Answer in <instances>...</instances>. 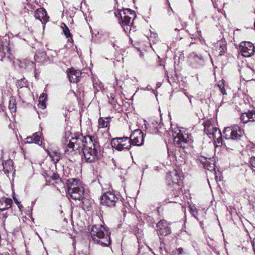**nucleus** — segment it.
I'll list each match as a JSON object with an SVG mask.
<instances>
[{
    "instance_id": "nucleus-15",
    "label": "nucleus",
    "mask_w": 255,
    "mask_h": 255,
    "mask_svg": "<svg viewBox=\"0 0 255 255\" xmlns=\"http://www.w3.org/2000/svg\"><path fill=\"white\" fill-rule=\"evenodd\" d=\"M240 118L244 123L254 122L255 121V112L253 111H249L247 113H243Z\"/></svg>"
},
{
    "instance_id": "nucleus-24",
    "label": "nucleus",
    "mask_w": 255,
    "mask_h": 255,
    "mask_svg": "<svg viewBox=\"0 0 255 255\" xmlns=\"http://www.w3.org/2000/svg\"><path fill=\"white\" fill-rule=\"evenodd\" d=\"M9 109L10 110L11 112H15L16 107V104L15 101L14 99H11L9 101Z\"/></svg>"
},
{
    "instance_id": "nucleus-13",
    "label": "nucleus",
    "mask_w": 255,
    "mask_h": 255,
    "mask_svg": "<svg viewBox=\"0 0 255 255\" xmlns=\"http://www.w3.org/2000/svg\"><path fill=\"white\" fill-rule=\"evenodd\" d=\"M34 17L36 19H39L42 23L46 22L48 19L46 11L43 8L37 9L35 12Z\"/></svg>"
},
{
    "instance_id": "nucleus-29",
    "label": "nucleus",
    "mask_w": 255,
    "mask_h": 255,
    "mask_svg": "<svg viewBox=\"0 0 255 255\" xmlns=\"http://www.w3.org/2000/svg\"><path fill=\"white\" fill-rule=\"evenodd\" d=\"M250 163L252 167H255V156H252L250 158Z\"/></svg>"
},
{
    "instance_id": "nucleus-31",
    "label": "nucleus",
    "mask_w": 255,
    "mask_h": 255,
    "mask_svg": "<svg viewBox=\"0 0 255 255\" xmlns=\"http://www.w3.org/2000/svg\"><path fill=\"white\" fill-rule=\"evenodd\" d=\"M177 252H178V255H182L183 254H185L184 251H183V249L181 248H178L177 249Z\"/></svg>"
},
{
    "instance_id": "nucleus-19",
    "label": "nucleus",
    "mask_w": 255,
    "mask_h": 255,
    "mask_svg": "<svg viewBox=\"0 0 255 255\" xmlns=\"http://www.w3.org/2000/svg\"><path fill=\"white\" fill-rule=\"evenodd\" d=\"M187 140L185 138L183 134L180 133L177 134V136L174 138V143L178 147L184 146L185 143H186Z\"/></svg>"
},
{
    "instance_id": "nucleus-41",
    "label": "nucleus",
    "mask_w": 255,
    "mask_h": 255,
    "mask_svg": "<svg viewBox=\"0 0 255 255\" xmlns=\"http://www.w3.org/2000/svg\"><path fill=\"white\" fill-rule=\"evenodd\" d=\"M173 182H175V183H176V181H175V180H173Z\"/></svg>"
},
{
    "instance_id": "nucleus-35",
    "label": "nucleus",
    "mask_w": 255,
    "mask_h": 255,
    "mask_svg": "<svg viewBox=\"0 0 255 255\" xmlns=\"http://www.w3.org/2000/svg\"><path fill=\"white\" fill-rule=\"evenodd\" d=\"M14 201L16 203V204H19L18 202L17 201V200L16 199H14Z\"/></svg>"
},
{
    "instance_id": "nucleus-37",
    "label": "nucleus",
    "mask_w": 255,
    "mask_h": 255,
    "mask_svg": "<svg viewBox=\"0 0 255 255\" xmlns=\"http://www.w3.org/2000/svg\"><path fill=\"white\" fill-rule=\"evenodd\" d=\"M36 76H37V74L36 73L35 74V77H36Z\"/></svg>"
},
{
    "instance_id": "nucleus-32",
    "label": "nucleus",
    "mask_w": 255,
    "mask_h": 255,
    "mask_svg": "<svg viewBox=\"0 0 255 255\" xmlns=\"http://www.w3.org/2000/svg\"><path fill=\"white\" fill-rule=\"evenodd\" d=\"M115 95L114 94H110V98L111 99H110L109 100V102L112 104H113V101H114V99H115Z\"/></svg>"
},
{
    "instance_id": "nucleus-27",
    "label": "nucleus",
    "mask_w": 255,
    "mask_h": 255,
    "mask_svg": "<svg viewBox=\"0 0 255 255\" xmlns=\"http://www.w3.org/2000/svg\"><path fill=\"white\" fill-rule=\"evenodd\" d=\"M81 200H82V201L83 208H84L85 207L87 208L89 207L90 203H89L88 200L84 198V197H83V198H82Z\"/></svg>"
},
{
    "instance_id": "nucleus-23",
    "label": "nucleus",
    "mask_w": 255,
    "mask_h": 255,
    "mask_svg": "<svg viewBox=\"0 0 255 255\" xmlns=\"http://www.w3.org/2000/svg\"><path fill=\"white\" fill-rule=\"evenodd\" d=\"M40 134V133L35 132L32 136L34 143L38 145H41L42 144V139Z\"/></svg>"
},
{
    "instance_id": "nucleus-21",
    "label": "nucleus",
    "mask_w": 255,
    "mask_h": 255,
    "mask_svg": "<svg viewBox=\"0 0 255 255\" xmlns=\"http://www.w3.org/2000/svg\"><path fill=\"white\" fill-rule=\"evenodd\" d=\"M109 118H100L99 119V128H105L108 127L109 125Z\"/></svg>"
},
{
    "instance_id": "nucleus-8",
    "label": "nucleus",
    "mask_w": 255,
    "mask_h": 255,
    "mask_svg": "<svg viewBox=\"0 0 255 255\" xmlns=\"http://www.w3.org/2000/svg\"><path fill=\"white\" fill-rule=\"evenodd\" d=\"M129 138L131 145L139 146L143 144V133L139 129L134 130L130 135Z\"/></svg>"
},
{
    "instance_id": "nucleus-4",
    "label": "nucleus",
    "mask_w": 255,
    "mask_h": 255,
    "mask_svg": "<svg viewBox=\"0 0 255 255\" xmlns=\"http://www.w3.org/2000/svg\"><path fill=\"white\" fill-rule=\"evenodd\" d=\"M72 183L69 180L68 185V194L73 199L81 200L84 195V188L83 187L78 185V180L72 179Z\"/></svg>"
},
{
    "instance_id": "nucleus-42",
    "label": "nucleus",
    "mask_w": 255,
    "mask_h": 255,
    "mask_svg": "<svg viewBox=\"0 0 255 255\" xmlns=\"http://www.w3.org/2000/svg\"><path fill=\"white\" fill-rule=\"evenodd\" d=\"M152 254H154V255H155V254H154V252H152Z\"/></svg>"
},
{
    "instance_id": "nucleus-34",
    "label": "nucleus",
    "mask_w": 255,
    "mask_h": 255,
    "mask_svg": "<svg viewBox=\"0 0 255 255\" xmlns=\"http://www.w3.org/2000/svg\"><path fill=\"white\" fill-rule=\"evenodd\" d=\"M174 174H175V175L176 177V180L178 181L179 177L177 175V173H175Z\"/></svg>"
},
{
    "instance_id": "nucleus-33",
    "label": "nucleus",
    "mask_w": 255,
    "mask_h": 255,
    "mask_svg": "<svg viewBox=\"0 0 255 255\" xmlns=\"http://www.w3.org/2000/svg\"><path fill=\"white\" fill-rule=\"evenodd\" d=\"M159 250L160 252V254L162 255V248L161 247H160Z\"/></svg>"
},
{
    "instance_id": "nucleus-3",
    "label": "nucleus",
    "mask_w": 255,
    "mask_h": 255,
    "mask_svg": "<svg viewBox=\"0 0 255 255\" xmlns=\"http://www.w3.org/2000/svg\"><path fill=\"white\" fill-rule=\"evenodd\" d=\"M91 136L87 135L85 136H79L72 137L70 139L69 143L67 144L65 150V152H71L72 151H78L79 152L83 151L84 148L86 147L87 144V137Z\"/></svg>"
},
{
    "instance_id": "nucleus-40",
    "label": "nucleus",
    "mask_w": 255,
    "mask_h": 255,
    "mask_svg": "<svg viewBox=\"0 0 255 255\" xmlns=\"http://www.w3.org/2000/svg\"><path fill=\"white\" fill-rule=\"evenodd\" d=\"M115 14H116V17H118L117 14H116V13H115Z\"/></svg>"
},
{
    "instance_id": "nucleus-20",
    "label": "nucleus",
    "mask_w": 255,
    "mask_h": 255,
    "mask_svg": "<svg viewBox=\"0 0 255 255\" xmlns=\"http://www.w3.org/2000/svg\"><path fill=\"white\" fill-rule=\"evenodd\" d=\"M47 153L54 163L59 161L61 158V154L56 150H47Z\"/></svg>"
},
{
    "instance_id": "nucleus-9",
    "label": "nucleus",
    "mask_w": 255,
    "mask_h": 255,
    "mask_svg": "<svg viewBox=\"0 0 255 255\" xmlns=\"http://www.w3.org/2000/svg\"><path fill=\"white\" fill-rule=\"evenodd\" d=\"M239 49L244 57H249L254 52L255 47L250 42H243L240 44Z\"/></svg>"
},
{
    "instance_id": "nucleus-16",
    "label": "nucleus",
    "mask_w": 255,
    "mask_h": 255,
    "mask_svg": "<svg viewBox=\"0 0 255 255\" xmlns=\"http://www.w3.org/2000/svg\"><path fill=\"white\" fill-rule=\"evenodd\" d=\"M215 48L219 52L220 55H223L227 51V44L226 41L222 39L218 41L216 45Z\"/></svg>"
},
{
    "instance_id": "nucleus-10",
    "label": "nucleus",
    "mask_w": 255,
    "mask_h": 255,
    "mask_svg": "<svg viewBox=\"0 0 255 255\" xmlns=\"http://www.w3.org/2000/svg\"><path fill=\"white\" fill-rule=\"evenodd\" d=\"M205 132L209 135L210 138L215 139L216 138H221V133L220 130L215 127L213 125L205 126L204 128Z\"/></svg>"
},
{
    "instance_id": "nucleus-43",
    "label": "nucleus",
    "mask_w": 255,
    "mask_h": 255,
    "mask_svg": "<svg viewBox=\"0 0 255 255\" xmlns=\"http://www.w3.org/2000/svg\"><path fill=\"white\" fill-rule=\"evenodd\" d=\"M152 254H154V255H155V254H154V252H152Z\"/></svg>"
},
{
    "instance_id": "nucleus-7",
    "label": "nucleus",
    "mask_w": 255,
    "mask_h": 255,
    "mask_svg": "<svg viewBox=\"0 0 255 255\" xmlns=\"http://www.w3.org/2000/svg\"><path fill=\"white\" fill-rule=\"evenodd\" d=\"M119 200V198L113 192L105 193L101 198V204L108 207H114Z\"/></svg>"
},
{
    "instance_id": "nucleus-12",
    "label": "nucleus",
    "mask_w": 255,
    "mask_h": 255,
    "mask_svg": "<svg viewBox=\"0 0 255 255\" xmlns=\"http://www.w3.org/2000/svg\"><path fill=\"white\" fill-rule=\"evenodd\" d=\"M120 140L121 139L120 137L113 138L111 141L113 147L119 151H121L124 149H128L130 148V144L129 143L128 145L122 144Z\"/></svg>"
},
{
    "instance_id": "nucleus-30",
    "label": "nucleus",
    "mask_w": 255,
    "mask_h": 255,
    "mask_svg": "<svg viewBox=\"0 0 255 255\" xmlns=\"http://www.w3.org/2000/svg\"><path fill=\"white\" fill-rule=\"evenodd\" d=\"M26 141H25V143H34L32 136L27 137L26 138Z\"/></svg>"
},
{
    "instance_id": "nucleus-22",
    "label": "nucleus",
    "mask_w": 255,
    "mask_h": 255,
    "mask_svg": "<svg viewBox=\"0 0 255 255\" xmlns=\"http://www.w3.org/2000/svg\"><path fill=\"white\" fill-rule=\"evenodd\" d=\"M47 98V95L46 94L43 93L39 97V103L38 104V106L39 108L44 109L46 108V104L44 101L46 100Z\"/></svg>"
},
{
    "instance_id": "nucleus-36",
    "label": "nucleus",
    "mask_w": 255,
    "mask_h": 255,
    "mask_svg": "<svg viewBox=\"0 0 255 255\" xmlns=\"http://www.w3.org/2000/svg\"><path fill=\"white\" fill-rule=\"evenodd\" d=\"M189 101H190V102L191 103V99L190 97H189Z\"/></svg>"
},
{
    "instance_id": "nucleus-18",
    "label": "nucleus",
    "mask_w": 255,
    "mask_h": 255,
    "mask_svg": "<svg viewBox=\"0 0 255 255\" xmlns=\"http://www.w3.org/2000/svg\"><path fill=\"white\" fill-rule=\"evenodd\" d=\"M12 204L11 199L2 198L0 199V210L4 211L10 208Z\"/></svg>"
},
{
    "instance_id": "nucleus-6",
    "label": "nucleus",
    "mask_w": 255,
    "mask_h": 255,
    "mask_svg": "<svg viewBox=\"0 0 255 255\" xmlns=\"http://www.w3.org/2000/svg\"><path fill=\"white\" fill-rule=\"evenodd\" d=\"M223 133L227 139L239 140L242 136L243 132L240 127L236 125L225 128Z\"/></svg>"
},
{
    "instance_id": "nucleus-44",
    "label": "nucleus",
    "mask_w": 255,
    "mask_h": 255,
    "mask_svg": "<svg viewBox=\"0 0 255 255\" xmlns=\"http://www.w3.org/2000/svg\"><path fill=\"white\" fill-rule=\"evenodd\" d=\"M152 254H154V255H155V254H154V252H152Z\"/></svg>"
},
{
    "instance_id": "nucleus-5",
    "label": "nucleus",
    "mask_w": 255,
    "mask_h": 255,
    "mask_svg": "<svg viewBox=\"0 0 255 255\" xmlns=\"http://www.w3.org/2000/svg\"><path fill=\"white\" fill-rule=\"evenodd\" d=\"M120 18L119 23L122 26H130L134 18L135 17V13L133 10L128 8L124 9L119 12Z\"/></svg>"
},
{
    "instance_id": "nucleus-25",
    "label": "nucleus",
    "mask_w": 255,
    "mask_h": 255,
    "mask_svg": "<svg viewBox=\"0 0 255 255\" xmlns=\"http://www.w3.org/2000/svg\"><path fill=\"white\" fill-rule=\"evenodd\" d=\"M63 31L67 38H70L71 40H73L70 30L68 27L65 24H64V26L63 27Z\"/></svg>"
},
{
    "instance_id": "nucleus-39",
    "label": "nucleus",
    "mask_w": 255,
    "mask_h": 255,
    "mask_svg": "<svg viewBox=\"0 0 255 255\" xmlns=\"http://www.w3.org/2000/svg\"><path fill=\"white\" fill-rule=\"evenodd\" d=\"M115 14H116V17H118L117 14H116V13H115Z\"/></svg>"
},
{
    "instance_id": "nucleus-28",
    "label": "nucleus",
    "mask_w": 255,
    "mask_h": 255,
    "mask_svg": "<svg viewBox=\"0 0 255 255\" xmlns=\"http://www.w3.org/2000/svg\"><path fill=\"white\" fill-rule=\"evenodd\" d=\"M218 86L219 87L221 92H222V93L223 94V95H226L227 93L226 92V90L224 88V84L222 82L221 83H219L218 84Z\"/></svg>"
},
{
    "instance_id": "nucleus-38",
    "label": "nucleus",
    "mask_w": 255,
    "mask_h": 255,
    "mask_svg": "<svg viewBox=\"0 0 255 255\" xmlns=\"http://www.w3.org/2000/svg\"><path fill=\"white\" fill-rule=\"evenodd\" d=\"M115 14H116V17H118L117 14H116V13H115Z\"/></svg>"
},
{
    "instance_id": "nucleus-14",
    "label": "nucleus",
    "mask_w": 255,
    "mask_h": 255,
    "mask_svg": "<svg viewBox=\"0 0 255 255\" xmlns=\"http://www.w3.org/2000/svg\"><path fill=\"white\" fill-rule=\"evenodd\" d=\"M81 75L80 71L76 70L73 68L70 69L68 72V76L70 82L77 83L79 81Z\"/></svg>"
},
{
    "instance_id": "nucleus-17",
    "label": "nucleus",
    "mask_w": 255,
    "mask_h": 255,
    "mask_svg": "<svg viewBox=\"0 0 255 255\" xmlns=\"http://www.w3.org/2000/svg\"><path fill=\"white\" fill-rule=\"evenodd\" d=\"M205 169L208 170L210 171H214L215 174V164L213 161L211 159L207 160V158H204L203 160L201 161Z\"/></svg>"
},
{
    "instance_id": "nucleus-26",
    "label": "nucleus",
    "mask_w": 255,
    "mask_h": 255,
    "mask_svg": "<svg viewBox=\"0 0 255 255\" xmlns=\"http://www.w3.org/2000/svg\"><path fill=\"white\" fill-rule=\"evenodd\" d=\"M120 138L121 139L120 141H121V143L122 144H125L128 145L129 143L131 144L130 138L128 137H120ZM131 145H130L131 146Z\"/></svg>"
},
{
    "instance_id": "nucleus-11",
    "label": "nucleus",
    "mask_w": 255,
    "mask_h": 255,
    "mask_svg": "<svg viewBox=\"0 0 255 255\" xmlns=\"http://www.w3.org/2000/svg\"><path fill=\"white\" fill-rule=\"evenodd\" d=\"M157 233L161 236H166L171 232L168 224L166 221L162 220L157 223L156 225Z\"/></svg>"
},
{
    "instance_id": "nucleus-2",
    "label": "nucleus",
    "mask_w": 255,
    "mask_h": 255,
    "mask_svg": "<svg viewBox=\"0 0 255 255\" xmlns=\"http://www.w3.org/2000/svg\"><path fill=\"white\" fill-rule=\"evenodd\" d=\"M92 241L103 247H108L111 244L110 233L102 225H94L91 231Z\"/></svg>"
},
{
    "instance_id": "nucleus-1",
    "label": "nucleus",
    "mask_w": 255,
    "mask_h": 255,
    "mask_svg": "<svg viewBox=\"0 0 255 255\" xmlns=\"http://www.w3.org/2000/svg\"><path fill=\"white\" fill-rule=\"evenodd\" d=\"M86 139L87 144L82 152L85 161L89 163L96 162L101 156V146L94 136H88Z\"/></svg>"
}]
</instances>
